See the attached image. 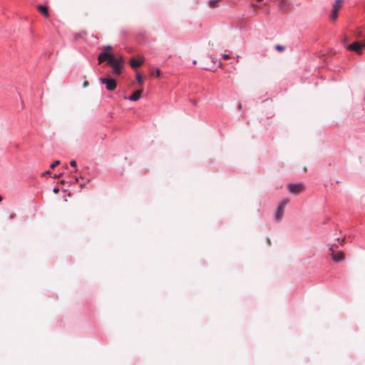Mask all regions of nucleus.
Listing matches in <instances>:
<instances>
[{
    "instance_id": "obj_13",
    "label": "nucleus",
    "mask_w": 365,
    "mask_h": 365,
    "mask_svg": "<svg viewBox=\"0 0 365 365\" xmlns=\"http://www.w3.org/2000/svg\"><path fill=\"white\" fill-rule=\"evenodd\" d=\"M220 0H212L210 1V7L212 8H215L217 6V4L218 2L220 1Z\"/></svg>"
},
{
    "instance_id": "obj_3",
    "label": "nucleus",
    "mask_w": 365,
    "mask_h": 365,
    "mask_svg": "<svg viewBox=\"0 0 365 365\" xmlns=\"http://www.w3.org/2000/svg\"><path fill=\"white\" fill-rule=\"evenodd\" d=\"M287 187L289 191L294 195H298L305 190V186L302 182L297 184L290 183Z\"/></svg>"
},
{
    "instance_id": "obj_20",
    "label": "nucleus",
    "mask_w": 365,
    "mask_h": 365,
    "mask_svg": "<svg viewBox=\"0 0 365 365\" xmlns=\"http://www.w3.org/2000/svg\"><path fill=\"white\" fill-rule=\"evenodd\" d=\"M222 57L224 59H229L230 58V55H228V54H223Z\"/></svg>"
},
{
    "instance_id": "obj_24",
    "label": "nucleus",
    "mask_w": 365,
    "mask_h": 365,
    "mask_svg": "<svg viewBox=\"0 0 365 365\" xmlns=\"http://www.w3.org/2000/svg\"><path fill=\"white\" fill-rule=\"evenodd\" d=\"M15 216H16V214H15V213H13V214H11V215H10V217H10L11 219H13Z\"/></svg>"
},
{
    "instance_id": "obj_17",
    "label": "nucleus",
    "mask_w": 365,
    "mask_h": 365,
    "mask_svg": "<svg viewBox=\"0 0 365 365\" xmlns=\"http://www.w3.org/2000/svg\"><path fill=\"white\" fill-rule=\"evenodd\" d=\"M112 49V47L110 46H107L103 47V51L106 52H108V51H110Z\"/></svg>"
},
{
    "instance_id": "obj_16",
    "label": "nucleus",
    "mask_w": 365,
    "mask_h": 365,
    "mask_svg": "<svg viewBox=\"0 0 365 365\" xmlns=\"http://www.w3.org/2000/svg\"><path fill=\"white\" fill-rule=\"evenodd\" d=\"M136 80L139 83H142V76L140 74L138 73L136 76Z\"/></svg>"
},
{
    "instance_id": "obj_32",
    "label": "nucleus",
    "mask_w": 365,
    "mask_h": 365,
    "mask_svg": "<svg viewBox=\"0 0 365 365\" xmlns=\"http://www.w3.org/2000/svg\"><path fill=\"white\" fill-rule=\"evenodd\" d=\"M257 1L258 2H260V1H262V0H257Z\"/></svg>"
},
{
    "instance_id": "obj_31",
    "label": "nucleus",
    "mask_w": 365,
    "mask_h": 365,
    "mask_svg": "<svg viewBox=\"0 0 365 365\" xmlns=\"http://www.w3.org/2000/svg\"><path fill=\"white\" fill-rule=\"evenodd\" d=\"M2 201V197L0 196V202Z\"/></svg>"
},
{
    "instance_id": "obj_30",
    "label": "nucleus",
    "mask_w": 365,
    "mask_h": 365,
    "mask_svg": "<svg viewBox=\"0 0 365 365\" xmlns=\"http://www.w3.org/2000/svg\"><path fill=\"white\" fill-rule=\"evenodd\" d=\"M196 63H197L196 61H194L193 64H196Z\"/></svg>"
},
{
    "instance_id": "obj_8",
    "label": "nucleus",
    "mask_w": 365,
    "mask_h": 365,
    "mask_svg": "<svg viewBox=\"0 0 365 365\" xmlns=\"http://www.w3.org/2000/svg\"><path fill=\"white\" fill-rule=\"evenodd\" d=\"M331 259L335 262H341L344 259V254L343 252H333L331 254Z\"/></svg>"
},
{
    "instance_id": "obj_25",
    "label": "nucleus",
    "mask_w": 365,
    "mask_h": 365,
    "mask_svg": "<svg viewBox=\"0 0 365 365\" xmlns=\"http://www.w3.org/2000/svg\"><path fill=\"white\" fill-rule=\"evenodd\" d=\"M61 176V174H59V175H54V178H60Z\"/></svg>"
},
{
    "instance_id": "obj_6",
    "label": "nucleus",
    "mask_w": 365,
    "mask_h": 365,
    "mask_svg": "<svg viewBox=\"0 0 365 365\" xmlns=\"http://www.w3.org/2000/svg\"><path fill=\"white\" fill-rule=\"evenodd\" d=\"M363 48L362 43L359 41H354L351 44L347 46V49L350 51H354L358 54L361 53V48Z\"/></svg>"
},
{
    "instance_id": "obj_2",
    "label": "nucleus",
    "mask_w": 365,
    "mask_h": 365,
    "mask_svg": "<svg viewBox=\"0 0 365 365\" xmlns=\"http://www.w3.org/2000/svg\"><path fill=\"white\" fill-rule=\"evenodd\" d=\"M289 199L286 198L284 199L278 206L277 212H276V219L278 222L281 221V220L283 217L284 213V208L286 205L289 203Z\"/></svg>"
},
{
    "instance_id": "obj_27",
    "label": "nucleus",
    "mask_w": 365,
    "mask_h": 365,
    "mask_svg": "<svg viewBox=\"0 0 365 365\" xmlns=\"http://www.w3.org/2000/svg\"><path fill=\"white\" fill-rule=\"evenodd\" d=\"M45 174H50V171H46Z\"/></svg>"
},
{
    "instance_id": "obj_14",
    "label": "nucleus",
    "mask_w": 365,
    "mask_h": 365,
    "mask_svg": "<svg viewBox=\"0 0 365 365\" xmlns=\"http://www.w3.org/2000/svg\"><path fill=\"white\" fill-rule=\"evenodd\" d=\"M60 164V160H56L54 161L51 165H50V168L51 169H53L54 168H56L57 165H58Z\"/></svg>"
},
{
    "instance_id": "obj_9",
    "label": "nucleus",
    "mask_w": 365,
    "mask_h": 365,
    "mask_svg": "<svg viewBox=\"0 0 365 365\" xmlns=\"http://www.w3.org/2000/svg\"><path fill=\"white\" fill-rule=\"evenodd\" d=\"M143 63V60H138L135 58H133L130 61V65L133 68H136L140 66Z\"/></svg>"
},
{
    "instance_id": "obj_15",
    "label": "nucleus",
    "mask_w": 365,
    "mask_h": 365,
    "mask_svg": "<svg viewBox=\"0 0 365 365\" xmlns=\"http://www.w3.org/2000/svg\"><path fill=\"white\" fill-rule=\"evenodd\" d=\"M275 48H276L278 51H279V52H282V51H283L284 50V47L283 46H281V45H277V46H275Z\"/></svg>"
},
{
    "instance_id": "obj_1",
    "label": "nucleus",
    "mask_w": 365,
    "mask_h": 365,
    "mask_svg": "<svg viewBox=\"0 0 365 365\" xmlns=\"http://www.w3.org/2000/svg\"><path fill=\"white\" fill-rule=\"evenodd\" d=\"M124 63V60L122 56L119 58L115 57L113 55L110 57L108 61V64L113 68V72L115 75H120L122 72V67Z\"/></svg>"
},
{
    "instance_id": "obj_21",
    "label": "nucleus",
    "mask_w": 365,
    "mask_h": 365,
    "mask_svg": "<svg viewBox=\"0 0 365 365\" xmlns=\"http://www.w3.org/2000/svg\"><path fill=\"white\" fill-rule=\"evenodd\" d=\"M83 87H84V88H85V87H86V86H88V82L87 81H84V83H83Z\"/></svg>"
},
{
    "instance_id": "obj_29",
    "label": "nucleus",
    "mask_w": 365,
    "mask_h": 365,
    "mask_svg": "<svg viewBox=\"0 0 365 365\" xmlns=\"http://www.w3.org/2000/svg\"><path fill=\"white\" fill-rule=\"evenodd\" d=\"M362 45H363V47H364V48H365V41H364V43H362Z\"/></svg>"
},
{
    "instance_id": "obj_18",
    "label": "nucleus",
    "mask_w": 365,
    "mask_h": 365,
    "mask_svg": "<svg viewBox=\"0 0 365 365\" xmlns=\"http://www.w3.org/2000/svg\"><path fill=\"white\" fill-rule=\"evenodd\" d=\"M337 246L335 245H331V247L329 248V251L331 252V254L334 252V248H336Z\"/></svg>"
},
{
    "instance_id": "obj_23",
    "label": "nucleus",
    "mask_w": 365,
    "mask_h": 365,
    "mask_svg": "<svg viewBox=\"0 0 365 365\" xmlns=\"http://www.w3.org/2000/svg\"><path fill=\"white\" fill-rule=\"evenodd\" d=\"M267 244L269 245H271V241H270V239L269 237L267 238Z\"/></svg>"
},
{
    "instance_id": "obj_11",
    "label": "nucleus",
    "mask_w": 365,
    "mask_h": 365,
    "mask_svg": "<svg viewBox=\"0 0 365 365\" xmlns=\"http://www.w3.org/2000/svg\"><path fill=\"white\" fill-rule=\"evenodd\" d=\"M37 9L39 11L40 13H41L43 15H44L46 18L48 17V8L46 6L43 5H38L37 6Z\"/></svg>"
},
{
    "instance_id": "obj_4",
    "label": "nucleus",
    "mask_w": 365,
    "mask_h": 365,
    "mask_svg": "<svg viewBox=\"0 0 365 365\" xmlns=\"http://www.w3.org/2000/svg\"><path fill=\"white\" fill-rule=\"evenodd\" d=\"M100 81L103 84H106L108 91H113L117 87L116 81L113 78H101Z\"/></svg>"
},
{
    "instance_id": "obj_19",
    "label": "nucleus",
    "mask_w": 365,
    "mask_h": 365,
    "mask_svg": "<svg viewBox=\"0 0 365 365\" xmlns=\"http://www.w3.org/2000/svg\"><path fill=\"white\" fill-rule=\"evenodd\" d=\"M70 165L72 166V167H76V161L73 160L70 162Z\"/></svg>"
},
{
    "instance_id": "obj_5",
    "label": "nucleus",
    "mask_w": 365,
    "mask_h": 365,
    "mask_svg": "<svg viewBox=\"0 0 365 365\" xmlns=\"http://www.w3.org/2000/svg\"><path fill=\"white\" fill-rule=\"evenodd\" d=\"M343 1L342 0H336L333 6V9L331 11V14L330 16V19L331 21H335L338 16V11L342 6Z\"/></svg>"
},
{
    "instance_id": "obj_26",
    "label": "nucleus",
    "mask_w": 365,
    "mask_h": 365,
    "mask_svg": "<svg viewBox=\"0 0 365 365\" xmlns=\"http://www.w3.org/2000/svg\"><path fill=\"white\" fill-rule=\"evenodd\" d=\"M345 242V238H343L341 240V244L342 245L343 243Z\"/></svg>"
},
{
    "instance_id": "obj_22",
    "label": "nucleus",
    "mask_w": 365,
    "mask_h": 365,
    "mask_svg": "<svg viewBox=\"0 0 365 365\" xmlns=\"http://www.w3.org/2000/svg\"><path fill=\"white\" fill-rule=\"evenodd\" d=\"M58 192H59V189L58 188L56 187V188L53 189V192L54 193H58Z\"/></svg>"
},
{
    "instance_id": "obj_12",
    "label": "nucleus",
    "mask_w": 365,
    "mask_h": 365,
    "mask_svg": "<svg viewBox=\"0 0 365 365\" xmlns=\"http://www.w3.org/2000/svg\"><path fill=\"white\" fill-rule=\"evenodd\" d=\"M150 72L151 76H153L155 74L157 77H159L160 76V73H161L160 69H156V70L151 69Z\"/></svg>"
},
{
    "instance_id": "obj_10",
    "label": "nucleus",
    "mask_w": 365,
    "mask_h": 365,
    "mask_svg": "<svg viewBox=\"0 0 365 365\" xmlns=\"http://www.w3.org/2000/svg\"><path fill=\"white\" fill-rule=\"evenodd\" d=\"M141 93H142L141 90H137L130 96L128 97V99L130 101H138L140 98Z\"/></svg>"
},
{
    "instance_id": "obj_7",
    "label": "nucleus",
    "mask_w": 365,
    "mask_h": 365,
    "mask_svg": "<svg viewBox=\"0 0 365 365\" xmlns=\"http://www.w3.org/2000/svg\"><path fill=\"white\" fill-rule=\"evenodd\" d=\"M112 55L113 54H111L108 52H106V51L101 53L98 58V63L100 64V63H103V61H105L106 60L109 61V59L110 58Z\"/></svg>"
},
{
    "instance_id": "obj_28",
    "label": "nucleus",
    "mask_w": 365,
    "mask_h": 365,
    "mask_svg": "<svg viewBox=\"0 0 365 365\" xmlns=\"http://www.w3.org/2000/svg\"><path fill=\"white\" fill-rule=\"evenodd\" d=\"M304 172H306V171H307V168H306V167H304Z\"/></svg>"
}]
</instances>
